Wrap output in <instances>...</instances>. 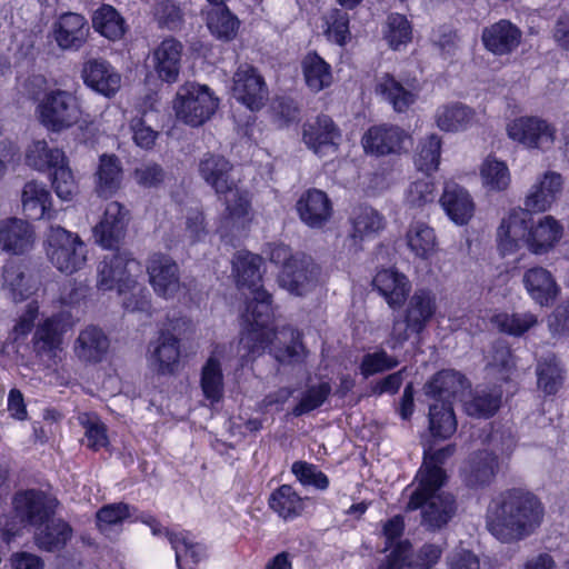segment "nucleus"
<instances>
[{"label":"nucleus","mask_w":569,"mask_h":569,"mask_svg":"<svg viewBox=\"0 0 569 569\" xmlns=\"http://www.w3.org/2000/svg\"><path fill=\"white\" fill-rule=\"evenodd\" d=\"M305 81L313 92H319L332 83L331 67L315 52L308 53L301 63Z\"/></svg>","instance_id":"nucleus-44"},{"label":"nucleus","mask_w":569,"mask_h":569,"mask_svg":"<svg viewBox=\"0 0 569 569\" xmlns=\"http://www.w3.org/2000/svg\"><path fill=\"white\" fill-rule=\"evenodd\" d=\"M531 222V211L512 208L501 219L496 233L497 247L502 256L518 252L526 244Z\"/></svg>","instance_id":"nucleus-13"},{"label":"nucleus","mask_w":569,"mask_h":569,"mask_svg":"<svg viewBox=\"0 0 569 569\" xmlns=\"http://www.w3.org/2000/svg\"><path fill=\"white\" fill-rule=\"evenodd\" d=\"M269 506L284 520L298 517L303 509L302 499L288 485H283L272 492Z\"/></svg>","instance_id":"nucleus-53"},{"label":"nucleus","mask_w":569,"mask_h":569,"mask_svg":"<svg viewBox=\"0 0 569 569\" xmlns=\"http://www.w3.org/2000/svg\"><path fill=\"white\" fill-rule=\"evenodd\" d=\"M232 347L226 345L216 346L206 361L201 371V389L207 400L218 402L223 395V375L221 362L227 359Z\"/></svg>","instance_id":"nucleus-30"},{"label":"nucleus","mask_w":569,"mask_h":569,"mask_svg":"<svg viewBox=\"0 0 569 569\" xmlns=\"http://www.w3.org/2000/svg\"><path fill=\"white\" fill-rule=\"evenodd\" d=\"M375 92L389 102L395 111L405 112L416 102L419 88L416 81L403 84L390 73H382L376 78Z\"/></svg>","instance_id":"nucleus-23"},{"label":"nucleus","mask_w":569,"mask_h":569,"mask_svg":"<svg viewBox=\"0 0 569 569\" xmlns=\"http://www.w3.org/2000/svg\"><path fill=\"white\" fill-rule=\"evenodd\" d=\"M438 309L437 296L430 289H417L409 298L403 320L395 319L387 340L390 349L403 346L410 333L420 335L436 316Z\"/></svg>","instance_id":"nucleus-6"},{"label":"nucleus","mask_w":569,"mask_h":569,"mask_svg":"<svg viewBox=\"0 0 569 569\" xmlns=\"http://www.w3.org/2000/svg\"><path fill=\"white\" fill-rule=\"evenodd\" d=\"M497 469V456L489 451H480L471 460L469 482L486 485L495 477Z\"/></svg>","instance_id":"nucleus-58"},{"label":"nucleus","mask_w":569,"mask_h":569,"mask_svg":"<svg viewBox=\"0 0 569 569\" xmlns=\"http://www.w3.org/2000/svg\"><path fill=\"white\" fill-rule=\"evenodd\" d=\"M50 180L57 197L63 201H71L78 193V182L69 166L68 158L50 171Z\"/></svg>","instance_id":"nucleus-56"},{"label":"nucleus","mask_w":569,"mask_h":569,"mask_svg":"<svg viewBox=\"0 0 569 569\" xmlns=\"http://www.w3.org/2000/svg\"><path fill=\"white\" fill-rule=\"evenodd\" d=\"M23 212L31 219H53L51 193L43 182L28 181L21 192Z\"/></svg>","instance_id":"nucleus-38"},{"label":"nucleus","mask_w":569,"mask_h":569,"mask_svg":"<svg viewBox=\"0 0 569 569\" xmlns=\"http://www.w3.org/2000/svg\"><path fill=\"white\" fill-rule=\"evenodd\" d=\"M411 144V136L398 126H375L362 137L365 151L376 156L400 154Z\"/></svg>","instance_id":"nucleus-16"},{"label":"nucleus","mask_w":569,"mask_h":569,"mask_svg":"<svg viewBox=\"0 0 569 569\" xmlns=\"http://www.w3.org/2000/svg\"><path fill=\"white\" fill-rule=\"evenodd\" d=\"M482 188L490 193L506 191L511 183V173L507 163L496 157H487L479 167Z\"/></svg>","instance_id":"nucleus-42"},{"label":"nucleus","mask_w":569,"mask_h":569,"mask_svg":"<svg viewBox=\"0 0 569 569\" xmlns=\"http://www.w3.org/2000/svg\"><path fill=\"white\" fill-rule=\"evenodd\" d=\"M147 271L153 291L164 299H170L178 292V267L176 261L164 253L153 254Z\"/></svg>","instance_id":"nucleus-26"},{"label":"nucleus","mask_w":569,"mask_h":569,"mask_svg":"<svg viewBox=\"0 0 569 569\" xmlns=\"http://www.w3.org/2000/svg\"><path fill=\"white\" fill-rule=\"evenodd\" d=\"M198 172L217 196L226 193L228 189L239 183L233 164L220 154L209 152L203 154L199 161Z\"/></svg>","instance_id":"nucleus-18"},{"label":"nucleus","mask_w":569,"mask_h":569,"mask_svg":"<svg viewBox=\"0 0 569 569\" xmlns=\"http://www.w3.org/2000/svg\"><path fill=\"white\" fill-rule=\"evenodd\" d=\"M180 545L183 547V553H180V569H194L196 565L208 557L207 546L193 536H183Z\"/></svg>","instance_id":"nucleus-61"},{"label":"nucleus","mask_w":569,"mask_h":569,"mask_svg":"<svg viewBox=\"0 0 569 569\" xmlns=\"http://www.w3.org/2000/svg\"><path fill=\"white\" fill-rule=\"evenodd\" d=\"M2 279L3 289L14 301L29 298L38 289V283L32 276L26 273L23 267L14 261L4 266Z\"/></svg>","instance_id":"nucleus-41"},{"label":"nucleus","mask_w":569,"mask_h":569,"mask_svg":"<svg viewBox=\"0 0 569 569\" xmlns=\"http://www.w3.org/2000/svg\"><path fill=\"white\" fill-rule=\"evenodd\" d=\"M441 556V549L436 545H425L417 559H411V545L408 542L399 543L386 563L380 569H425L436 563Z\"/></svg>","instance_id":"nucleus-33"},{"label":"nucleus","mask_w":569,"mask_h":569,"mask_svg":"<svg viewBox=\"0 0 569 569\" xmlns=\"http://www.w3.org/2000/svg\"><path fill=\"white\" fill-rule=\"evenodd\" d=\"M36 112L40 123L56 133L71 128L82 116L77 97L61 89L44 92L37 104Z\"/></svg>","instance_id":"nucleus-8"},{"label":"nucleus","mask_w":569,"mask_h":569,"mask_svg":"<svg viewBox=\"0 0 569 569\" xmlns=\"http://www.w3.org/2000/svg\"><path fill=\"white\" fill-rule=\"evenodd\" d=\"M522 31L511 21L501 19L482 29L483 47L495 56L513 52L521 43Z\"/></svg>","instance_id":"nucleus-20"},{"label":"nucleus","mask_w":569,"mask_h":569,"mask_svg":"<svg viewBox=\"0 0 569 569\" xmlns=\"http://www.w3.org/2000/svg\"><path fill=\"white\" fill-rule=\"evenodd\" d=\"M130 516V508L126 503L107 505L97 512V527L102 535L113 538Z\"/></svg>","instance_id":"nucleus-52"},{"label":"nucleus","mask_w":569,"mask_h":569,"mask_svg":"<svg viewBox=\"0 0 569 569\" xmlns=\"http://www.w3.org/2000/svg\"><path fill=\"white\" fill-rule=\"evenodd\" d=\"M443 469L428 465L419 469L412 488H407L409 501L407 510H421V523L429 529L446 526L456 512V501L451 493L442 490L446 482Z\"/></svg>","instance_id":"nucleus-5"},{"label":"nucleus","mask_w":569,"mask_h":569,"mask_svg":"<svg viewBox=\"0 0 569 569\" xmlns=\"http://www.w3.org/2000/svg\"><path fill=\"white\" fill-rule=\"evenodd\" d=\"M83 82L104 97L114 96L121 87L120 73L103 59H91L81 70Z\"/></svg>","instance_id":"nucleus-27"},{"label":"nucleus","mask_w":569,"mask_h":569,"mask_svg":"<svg viewBox=\"0 0 569 569\" xmlns=\"http://www.w3.org/2000/svg\"><path fill=\"white\" fill-rule=\"evenodd\" d=\"M217 107L218 100L206 86L188 83L180 92V119L192 127L210 119Z\"/></svg>","instance_id":"nucleus-15"},{"label":"nucleus","mask_w":569,"mask_h":569,"mask_svg":"<svg viewBox=\"0 0 569 569\" xmlns=\"http://www.w3.org/2000/svg\"><path fill=\"white\" fill-rule=\"evenodd\" d=\"M339 137L333 121L327 116H320L315 121L305 123L302 129L303 142L320 157L336 152Z\"/></svg>","instance_id":"nucleus-25"},{"label":"nucleus","mask_w":569,"mask_h":569,"mask_svg":"<svg viewBox=\"0 0 569 569\" xmlns=\"http://www.w3.org/2000/svg\"><path fill=\"white\" fill-rule=\"evenodd\" d=\"M353 239L365 240L378 234L386 224L385 218L371 207H359L355 209L352 217Z\"/></svg>","instance_id":"nucleus-50"},{"label":"nucleus","mask_w":569,"mask_h":569,"mask_svg":"<svg viewBox=\"0 0 569 569\" xmlns=\"http://www.w3.org/2000/svg\"><path fill=\"white\" fill-rule=\"evenodd\" d=\"M492 326L500 332L520 337L538 325V318L532 312H500L491 318Z\"/></svg>","instance_id":"nucleus-51"},{"label":"nucleus","mask_w":569,"mask_h":569,"mask_svg":"<svg viewBox=\"0 0 569 569\" xmlns=\"http://www.w3.org/2000/svg\"><path fill=\"white\" fill-rule=\"evenodd\" d=\"M373 286L392 309L400 308L411 290L407 276L396 269L380 270L373 278Z\"/></svg>","instance_id":"nucleus-34"},{"label":"nucleus","mask_w":569,"mask_h":569,"mask_svg":"<svg viewBox=\"0 0 569 569\" xmlns=\"http://www.w3.org/2000/svg\"><path fill=\"white\" fill-rule=\"evenodd\" d=\"M232 96L251 111L260 110L267 99L268 89L256 68L241 64L232 77Z\"/></svg>","instance_id":"nucleus-14"},{"label":"nucleus","mask_w":569,"mask_h":569,"mask_svg":"<svg viewBox=\"0 0 569 569\" xmlns=\"http://www.w3.org/2000/svg\"><path fill=\"white\" fill-rule=\"evenodd\" d=\"M330 391V385L327 382H321L318 386L311 387L303 395L300 402L293 408L292 413L298 417L317 409L325 402Z\"/></svg>","instance_id":"nucleus-64"},{"label":"nucleus","mask_w":569,"mask_h":569,"mask_svg":"<svg viewBox=\"0 0 569 569\" xmlns=\"http://www.w3.org/2000/svg\"><path fill=\"white\" fill-rule=\"evenodd\" d=\"M34 230L27 221L18 218L0 220V247L12 254H24L32 250Z\"/></svg>","instance_id":"nucleus-29"},{"label":"nucleus","mask_w":569,"mask_h":569,"mask_svg":"<svg viewBox=\"0 0 569 569\" xmlns=\"http://www.w3.org/2000/svg\"><path fill=\"white\" fill-rule=\"evenodd\" d=\"M405 240L410 252L418 259L429 260L438 252L436 232L425 221H412L407 228Z\"/></svg>","instance_id":"nucleus-36"},{"label":"nucleus","mask_w":569,"mask_h":569,"mask_svg":"<svg viewBox=\"0 0 569 569\" xmlns=\"http://www.w3.org/2000/svg\"><path fill=\"white\" fill-rule=\"evenodd\" d=\"M441 138L436 133H430L421 139L416 154V166L420 171L431 173L438 170L441 157Z\"/></svg>","instance_id":"nucleus-55"},{"label":"nucleus","mask_w":569,"mask_h":569,"mask_svg":"<svg viewBox=\"0 0 569 569\" xmlns=\"http://www.w3.org/2000/svg\"><path fill=\"white\" fill-rule=\"evenodd\" d=\"M537 387L545 395H556L565 382V372L559 360L553 356H547L537 363Z\"/></svg>","instance_id":"nucleus-46"},{"label":"nucleus","mask_w":569,"mask_h":569,"mask_svg":"<svg viewBox=\"0 0 569 569\" xmlns=\"http://www.w3.org/2000/svg\"><path fill=\"white\" fill-rule=\"evenodd\" d=\"M429 430L433 438L448 439L457 430L451 401L435 400L429 407Z\"/></svg>","instance_id":"nucleus-43"},{"label":"nucleus","mask_w":569,"mask_h":569,"mask_svg":"<svg viewBox=\"0 0 569 569\" xmlns=\"http://www.w3.org/2000/svg\"><path fill=\"white\" fill-rule=\"evenodd\" d=\"M97 192L111 197L121 186L122 169L116 156L102 154L97 170Z\"/></svg>","instance_id":"nucleus-45"},{"label":"nucleus","mask_w":569,"mask_h":569,"mask_svg":"<svg viewBox=\"0 0 569 569\" xmlns=\"http://www.w3.org/2000/svg\"><path fill=\"white\" fill-rule=\"evenodd\" d=\"M154 69L160 79L174 82L178 78V41L164 39L153 52Z\"/></svg>","instance_id":"nucleus-47"},{"label":"nucleus","mask_w":569,"mask_h":569,"mask_svg":"<svg viewBox=\"0 0 569 569\" xmlns=\"http://www.w3.org/2000/svg\"><path fill=\"white\" fill-rule=\"evenodd\" d=\"M291 470L297 479L305 486H313L320 490H325L329 486L328 477L315 465L305 461H296Z\"/></svg>","instance_id":"nucleus-62"},{"label":"nucleus","mask_w":569,"mask_h":569,"mask_svg":"<svg viewBox=\"0 0 569 569\" xmlns=\"http://www.w3.org/2000/svg\"><path fill=\"white\" fill-rule=\"evenodd\" d=\"M436 199V186L430 177L417 179L410 183L406 202L411 208H423Z\"/></svg>","instance_id":"nucleus-59"},{"label":"nucleus","mask_w":569,"mask_h":569,"mask_svg":"<svg viewBox=\"0 0 569 569\" xmlns=\"http://www.w3.org/2000/svg\"><path fill=\"white\" fill-rule=\"evenodd\" d=\"M232 264L239 288H247L250 293L242 313L243 333L238 345L241 366L261 355L268 347L281 363L301 362L307 356L301 343V333L291 327L274 331L271 326V297L261 286L262 258L249 251H239Z\"/></svg>","instance_id":"nucleus-1"},{"label":"nucleus","mask_w":569,"mask_h":569,"mask_svg":"<svg viewBox=\"0 0 569 569\" xmlns=\"http://www.w3.org/2000/svg\"><path fill=\"white\" fill-rule=\"evenodd\" d=\"M300 220L310 228L321 229L331 219L332 202L327 193L319 189H308L296 203Z\"/></svg>","instance_id":"nucleus-19"},{"label":"nucleus","mask_w":569,"mask_h":569,"mask_svg":"<svg viewBox=\"0 0 569 569\" xmlns=\"http://www.w3.org/2000/svg\"><path fill=\"white\" fill-rule=\"evenodd\" d=\"M109 349V339L104 332L94 326L80 331L74 342V353L79 360L87 363L100 362Z\"/></svg>","instance_id":"nucleus-35"},{"label":"nucleus","mask_w":569,"mask_h":569,"mask_svg":"<svg viewBox=\"0 0 569 569\" xmlns=\"http://www.w3.org/2000/svg\"><path fill=\"white\" fill-rule=\"evenodd\" d=\"M178 361V332L177 326L161 329L158 339L149 346L150 366L158 372L166 375L174 371Z\"/></svg>","instance_id":"nucleus-28"},{"label":"nucleus","mask_w":569,"mask_h":569,"mask_svg":"<svg viewBox=\"0 0 569 569\" xmlns=\"http://www.w3.org/2000/svg\"><path fill=\"white\" fill-rule=\"evenodd\" d=\"M507 136L527 149L550 151L557 139V129L548 120L536 116H521L510 120Z\"/></svg>","instance_id":"nucleus-9"},{"label":"nucleus","mask_w":569,"mask_h":569,"mask_svg":"<svg viewBox=\"0 0 569 569\" xmlns=\"http://www.w3.org/2000/svg\"><path fill=\"white\" fill-rule=\"evenodd\" d=\"M468 388L469 383L462 375L453 370H443L426 386V393L441 402L451 401V398L461 400Z\"/></svg>","instance_id":"nucleus-37"},{"label":"nucleus","mask_w":569,"mask_h":569,"mask_svg":"<svg viewBox=\"0 0 569 569\" xmlns=\"http://www.w3.org/2000/svg\"><path fill=\"white\" fill-rule=\"evenodd\" d=\"M383 37L392 50H401L412 40V28L408 19L400 13L388 16Z\"/></svg>","instance_id":"nucleus-54"},{"label":"nucleus","mask_w":569,"mask_h":569,"mask_svg":"<svg viewBox=\"0 0 569 569\" xmlns=\"http://www.w3.org/2000/svg\"><path fill=\"white\" fill-rule=\"evenodd\" d=\"M319 267L310 257L298 256L291 264L281 269L278 276L279 286L293 296H305L313 290L319 281Z\"/></svg>","instance_id":"nucleus-17"},{"label":"nucleus","mask_w":569,"mask_h":569,"mask_svg":"<svg viewBox=\"0 0 569 569\" xmlns=\"http://www.w3.org/2000/svg\"><path fill=\"white\" fill-rule=\"evenodd\" d=\"M328 39L343 46L350 39L349 17L341 10H333L327 18Z\"/></svg>","instance_id":"nucleus-63"},{"label":"nucleus","mask_w":569,"mask_h":569,"mask_svg":"<svg viewBox=\"0 0 569 569\" xmlns=\"http://www.w3.org/2000/svg\"><path fill=\"white\" fill-rule=\"evenodd\" d=\"M545 507L532 492L512 488L498 495L488 506L489 532L503 543L521 541L542 525Z\"/></svg>","instance_id":"nucleus-2"},{"label":"nucleus","mask_w":569,"mask_h":569,"mask_svg":"<svg viewBox=\"0 0 569 569\" xmlns=\"http://www.w3.org/2000/svg\"><path fill=\"white\" fill-rule=\"evenodd\" d=\"M130 214L118 201L109 202L99 222L92 228L94 242L103 249L116 250L127 234Z\"/></svg>","instance_id":"nucleus-12"},{"label":"nucleus","mask_w":569,"mask_h":569,"mask_svg":"<svg viewBox=\"0 0 569 569\" xmlns=\"http://www.w3.org/2000/svg\"><path fill=\"white\" fill-rule=\"evenodd\" d=\"M562 177L556 171H547L530 188L525 199L529 211L545 212L556 201L562 190Z\"/></svg>","instance_id":"nucleus-32"},{"label":"nucleus","mask_w":569,"mask_h":569,"mask_svg":"<svg viewBox=\"0 0 569 569\" xmlns=\"http://www.w3.org/2000/svg\"><path fill=\"white\" fill-rule=\"evenodd\" d=\"M467 415L472 417L488 418L492 416L500 406V393L486 390H477L470 399H461Z\"/></svg>","instance_id":"nucleus-57"},{"label":"nucleus","mask_w":569,"mask_h":569,"mask_svg":"<svg viewBox=\"0 0 569 569\" xmlns=\"http://www.w3.org/2000/svg\"><path fill=\"white\" fill-rule=\"evenodd\" d=\"M224 207L221 232L224 234H243L253 221L254 212L251 204V196L247 189L237 183L217 196Z\"/></svg>","instance_id":"nucleus-10"},{"label":"nucleus","mask_w":569,"mask_h":569,"mask_svg":"<svg viewBox=\"0 0 569 569\" xmlns=\"http://www.w3.org/2000/svg\"><path fill=\"white\" fill-rule=\"evenodd\" d=\"M47 258L60 272L72 274L88 261V248L78 233L60 226H51L46 234Z\"/></svg>","instance_id":"nucleus-7"},{"label":"nucleus","mask_w":569,"mask_h":569,"mask_svg":"<svg viewBox=\"0 0 569 569\" xmlns=\"http://www.w3.org/2000/svg\"><path fill=\"white\" fill-rule=\"evenodd\" d=\"M435 121L441 131H463L473 123L475 111L459 102L446 103L437 108Z\"/></svg>","instance_id":"nucleus-40"},{"label":"nucleus","mask_w":569,"mask_h":569,"mask_svg":"<svg viewBox=\"0 0 569 569\" xmlns=\"http://www.w3.org/2000/svg\"><path fill=\"white\" fill-rule=\"evenodd\" d=\"M142 267L127 251L106 254L97 268L99 291L117 290L122 306L128 312H149L150 295L138 282Z\"/></svg>","instance_id":"nucleus-3"},{"label":"nucleus","mask_w":569,"mask_h":569,"mask_svg":"<svg viewBox=\"0 0 569 569\" xmlns=\"http://www.w3.org/2000/svg\"><path fill=\"white\" fill-rule=\"evenodd\" d=\"M206 22L210 32L218 39L229 41L239 29V20L224 6H214L206 12Z\"/></svg>","instance_id":"nucleus-49"},{"label":"nucleus","mask_w":569,"mask_h":569,"mask_svg":"<svg viewBox=\"0 0 569 569\" xmlns=\"http://www.w3.org/2000/svg\"><path fill=\"white\" fill-rule=\"evenodd\" d=\"M80 423L84 428V438L87 447L93 450L106 448L109 443L107 427L96 416L83 413L79 417Z\"/></svg>","instance_id":"nucleus-60"},{"label":"nucleus","mask_w":569,"mask_h":569,"mask_svg":"<svg viewBox=\"0 0 569 569\" xmlns=\"http://www.w3.org/2000/svg\"><path fill=\"white\" fill-rule=\"evenodd\" d=\"M67 158L64 151L50 147L44 139L32 140L24 150V162L39 172H48Z\"/></svg>","instance_id":"nucleus-39"},{"label":"nucleus","mask_w":569,"mask_h":569,"mask_svg":"<svg viewBox=\"0 0 569 569\" xmlns=\"http://www.w3.org/2000/svg\"><path fill=\"white\" fill-rule=\"evenodd\" d=\"M563 226L552 216L531 218L527 238V248L533 254H546L551 251L563 237Z\"/></svg>","instance_id":"nucleus-22"},{"label":"nucleus","mask_w":569,"mask_h":569,"mask_svg":"<svg viewBox=\"0 0 569 569\" xmlns=\"http://www.w3.org/2000/svg\"><path fill=\"white\" fill-rule=\"evenodd\" d=\"M52 34L60 49L77 51L88 39V21L79 13H63L53 23Z\"/></svg>","instance_id":"nucleus-21"},{"label":"nucleus","mask_w":569,"mask_h":569,"mask_svg":"<svg viewBox=\"0 0 569 569\" xmlns=\"http://www.w3.org/2000/svg\"><path fill=\"white\" fill-rule=\"evenodd\" d=\"M439 201L448 218L457 226L467 224L476 211V203L470 192L456 182L445 183Z\"/></svg>","instance_id":"nucleus-24"},{"label":"nucleus","mask_w":569,"mask_h":569,"mask_svg":"<svg viewBox=\"0 0 569 569\" xmlns=\"http://www.w3.org/2000/svg\"><path fill=\"white\" fill-rule=\"evenodd\" d=\"M522 282L529 297L540 307L551 306L560 293L555 277L542 267L528 269L523 273Z\"/></svg>","instance_id":"nucleus-31"},{"label":"nucleus","mask_w":569,"mask_h":569,"mask_svg":"<svg viewBox=\"0 0 569 569\" xmlns=\"http://www.w3.org/2000/svg\"><path fill=\"white\" fill-rule=\"evenodd\" d=\"M92 27L102 37L111 41L121 39L126 32L123 18L110 4H102L93 12Z\"/></svg>","instance_id":"nucleus-48"},{"label":"nucleus","mask_w":569,"mask_h":569,"mask_svg":"<svg viewBox=\"0 0 569 569\" xmlns=\"http://www.w3.org/2000/svg\"><path fill=\"white\" fill-rule=\"evenodd\" d=\"M64 326L60 316H52L40 323L32 339L38 360L47 368H56L63 359L62 335Z\"/></svg>","instance_id":"nucleus-11"},{"label":"nucleus","mask_w":569,"mask_h":569,"mask_svg":"<svg viewBox=\"0 0 569 569\" xmlns=\"http://www.w3.org/2000/svg\"><path fill=\"white\" fill-rule=\"evenodd\" d=\"M13 507L21 521L34 527L36 543L40 549L56 551L62 549L71 538V527L52 515L57 507L56 498L39 490L18 492Z\"/></svg>","instance_id":"nucleus-4"}]
</instances>
